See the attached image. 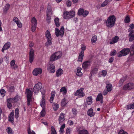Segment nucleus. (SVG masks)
Wrapping results in <instances>:
<instances>
[{"instance_id":"obj_45","label":"nucleus","mask_w":134,"mask_h":134,"mask_svg":"<svg viewBox=\"0 0 134 134\" xmlns=\"http://www.w3.org/2000/svg\"><path fill=\"white\" fill-rule=\"evenodd\" d=\"M10 5L9 4H7L5 6L4 8L3 9L4 12H7L9 9Z\"/></svg>"},{"instance_id":"obj_16","label":"nucleus","mask_w":134,"mask_h":134,"mask_svg":"<svg viewBox=\"0 0 134 134\" xmlns=\"http://www.w3.org/2000/svg\"><path fill=\"white\" fill-rule=\"evenodd\" d=\"M84 88H81L80 89L78 90L75 93V96H78L79 97H83V91Z\"/></svg>"},{"instance_id":"obj_42","label":"nucleus","mask_w":134,"mask_h":134,"mask_svg":"<svg viewBox=\"0 0 134 134\" xmlns=\"http://www.w3.org/2000/svg\"><path fill=\"white\" fill-rule=\"evenodd\" d=\"M130 21V19L129 16H127L124 19V22L125 23H129Z\"/></svg>"},{"instance_id":"obj_29","label":"nucleus","mask_w":134,"mask_h":134,"mask_svg":"<svg viewBox=\"0 0 134 134\" xmlns=\"http://www.w3.org/2000/svg\"><path fill=\"white\" fill-rule=\"evenodd\" d=\"M90 61L84 62V70L88 68V67L90 66Z\"/></svg>"},{"instance_id":"obj_24","label":"nucleus","mask_w":134,"mask_h":134,"mask_svg":"<svg viewBox=\"0 0 134 134\" xmlns=\"http://www.w3.org/2000/svg\"><path fill=\"white\" fill-rule=\"evenodd\" d=\"M60 92H63V94L65 95L66 94L67 90L65 87H63L60 89Z\"/></svg>"},{"instance_id":"obj_54","label":"nucleus","mask_w":134,"mask_h":134,"mask_svg":"<svg viewBox=\"0 0 134 134\" xmlns=\"http://www.w3.org/2000/svg\"><path fill=\"white\" fill-rule=\"evenodd\" d=\"M71 132V130L70 128H68L66 130V134H70Z\"/></svg>"},{"instance_id":"obj_50","label":"nucleus","mask_w":134,"mask_h":134,"mask_svg":"<svg viewBox=\"0 0 134 134\" xmlns=\"http://www.w3.org/2000/svg\"><path fill=\"white\" fill-rule=\"evenodd\" d=\"M16 24L18 27L21 28L22 27V24L20 20Z\"/></svg>"},{"instance_id":"obj_14","label":"nucleus","mask_w":134,"mask_h":134,"mask_svg":"<svg viewBox=\"0 0 134 134\" xmlns=\"http://www.w3.org/2000/svg\"><path fill=\"white\" fill-rule=\"evenodd\" d=\"M8 117L9 121L10 122L13 123L14 117V110H12L10 113Z\"/></svg>"},{"instance_id":"obj_26","label":"nucleus","mask_w":134,"mask_h":134,"mask_svg":"<svg viewBox=\"0 0 134 134\" xmlns=\"http://www.w3.org/2000/svg\"><path fill=\"white\" fill-rule=\"evenodd\" d=\"M86 102L88 105H91L92 103V98L91 96L87 97L86 99Z\"/></svg>"},{"instance_id":"obj_21","label":"nucleus","mask_w":134,"mask_h":134,"mask_svg":"<svg viewBox=\"0 0 134 134\" xmlns=\"http://www.w3.org/2000/svg\"><path fill=\"white\" fill-rule=\"evenodd\" d=\"M88 115L90 117L93 116L95 114V112L93 111V109L91 108L89 109L87 112Z\"/></svg>"},{"instance_id":"obj_32","label":"nucleus","mask_w":134,"mask_h":134,"mask_svg":"<svg viewBox=\"0 0 134 134\" xmlns=\"http://www.w3.org/2000/svg\"><path fill=\"white\" fill-rule=\"evenodd\" d=\"M50 14V13H49L48 12L46 13V20L47 23L48 24L51 22V17Z\"/></svg>"},{"instance_id":"obj_20","label":"nucleus","mask_w":134,"mask_h":134,"mask_svg":"<svg viewBox=\"0 0 134 134\" xmlns=\"http://www.w3.org/2000/svg\"><path fill=\"white\" fill-rule=\"evenodd\" d=\"M44 97L45 96L43 95V94L42 96V98L41 100V102L40 103L41 106L42 108H45V105L46 101L44 98Z\"/></svg>"},{"instance_id":"obj_7","label":"nucleus","mask_w":134,"mask_h":134,"mask_svg":"<svg viewBox=\"0 0 134 134\" xmlns=\"http://www.w3.org/2000/svg\"><path fill=\"white\" fill-rule=\"evenodd\" d=\"M130 51L129 48H124L117 54V56L120 57L122 56H125L128 54Z\"/></svg>"},{"instance_id":"obj_52","label":"nucleus","mask_w":134,"mask_h":134,"mask_svg":"<svg viewBox=\"0 0 134 134\" xmlns=\"http://www.w3.org/2000/svg\"><path fill=\"white\" fill-rule=\"evenodd\" d=\"M72 112L73 114L76 115L77 112V110L75 108H73L72 109Z\"/></svg>"},{"instance_id":"obj_44","label":"nucleus","mask_w":134,"mask_h":134,"mask_svg":"<svg viewBox=\"0 0 134 134\" xmlns=\"http://www.w3.org/2000/svg\"><path fill=\"white\" fill-rule=\"evenodd\" d=\"M52 9L50 5H48L47 7V13L48 12L49 13H51L52 12Z\"/></svg>"},{"instance_id":"obj_37","label":"nucleus","mask_w":134,"mask_h":134,"mask_svg":"<svg viewBox=\"0 0 134 134\" xmlns=\"http://www.w3.org/2000/svg\"><path fill=\"white\" fill-rule=\"evenodd\" d=\"M53 108L55 111H57L59 107V105L57 103H53Z\"/></svg>"},{"instance_id":"obj_28","label":"nucleus","mask_w":134,"mask_h":134,"mask_svg":"<svg viewBox=\"0 0 134 134\" xmlns=\"http://www.w3.org/2000/svg\"><path fill=\"white\" fill-rule=\"evenodd\" d=\"M7 88L8 92H12L14 91V89L13 86H7Z\"/></svg>"},{"instance_id":"obj_27","label":"nucleus","mask_w":134,"mask_h":134,"mask_svg":"<svg viewBox=\"0 0 134 134\" xmlns=\"http://www.w3.org/2000/svg\"><path fill=\"white\" fill-rule=\"evenodd\" d=\"M63 70L62 69L60 68L58 69L56 72V76L57 77H59L61 75L63 74Z\"/></svg>"},{"instance_id":"obj_22","label":"nucleus","mask_w":134,"mask_h":134,"mask_svg":"<svg viewBox=\"0 0 134 134\" xmlns=\"http://www.w3.org/2000/svg\"><path fill=\"white\" fill-rule=\"evenodd\" d=\"M15 61L14 59L12 60L10 62V65L13 69H15L18 68L17 65L15 64Z\"/></svg>"},{"instance_id":"obj_10","label":"nucleus","mask_w":134,"mask_h":134,"mask_svg":"<svg viewBox=\"0 0 134 134\" xmlns=\"http://www.w3.org/2000/svg\"><path fill=\"white\" fill-rule=\"evenodd\" d=\"M81 49L82 51L80 53L78 60L79 62H81L82 61L84 56V46L83 44L82 45Z\"/></svg>"},{"instance_id":"obj_47","label":"nucleus","mask_w":134,"mask_h":134,"mask_svg":"<svg viewBox=\"0 0 134 134\" xmlns=\"http://www.w3.org/2000/svg\"><path fill=\"white\" fill-rule=\"evenodd\" d=\"M51 134H57L56 131L54 126L51 127Z\"/></svg>"},{"instance_id":"obj_53","label":"nucleus","mask_w":134,"mask_h":134,"mask_svg":"<svg viewBox=\"0 0 134 134\" xmlns=\"http://www.w3.org/2000/svg\"><path fill=\"white\" fill-rule=\"evenodd\" d=\"M118 134H128V133L125 132L123 130H121L119 131Z\"/></svg>"},{"instance_id":"obj_31","label":"nucleus","mask_w":134,"mask_h":134,"mask_svg":"<svg viewBox=\"0 0 134 134\" xmlns=\"http://www.w3.org/2000/svg\"><path fill=\"white\" fill-rule=\"evenodd\" d=\"M112 0H106L104 1L101 5V7H104L106 6L108 3L110 2Z\"/></svg>"},{"instance_id":"obj_6","label":"nucleus","mask_w":134,"mask_h":134,"mask_svg":"<svg viewBox=\"0 0 134 134\" xmlns=\"http://www.w3.org/2000/svg\"><path fill=\"white\" fill-rule=\"evenodd\" d=\"M64 26H61L60 30H59L57 28L55 29V33L57 37H58L60 36L62 37L64 32Z\"/></svg>"},{"instance_id":"obj_60","label":"nucleus","mask_w":134,"mask_h":134,"mask_svg":"<svg viewBox=\"0 0 134 134\" xmlns=\"http://www.w3.org/2000/svg\"><path fill=\"white\" fill-rule=\"evenodd\" d=\"M55 94V91H53L51 93V96L52 97H53L54 98Z\"/></svg>"},{"instance_id":"obj_30","label":"nucleus","mask_w":134,"mask_h":134,"mask_svg":"<svg viewBox=\"0 0 134 134\" xmlns=\"http://www.w3.org/2000/svg\"><path fill=\"white\" fill-rule=\"evenodd\" d=\"M59 19L57 17L55 18L54 21L56 26L57 27H59L60 26V24L59 22Z\"/></svg>"},{"instance_id":"obj_38","label":"nucleus","mask_w":134,"mask_h":134,"mask_svg":"<svg viewBox=\"0 0 134 134\" xmlns=\"http://www.w3.org/2000/svg\"><path fill=\"white\" fill-rule=\"evenodd\" d=\"M112 88V85L111 83L107 84L106 88L108 92L111 91Z\"/></svg>"},{"instance_id":"obj_40","label":"nucleus","mask_w":134,"mask_h":134,"mask_svg":"<svg viewBox=\"0 0 134 134\" xmlns=\"http://www.w3.org/2000/svg\"><path fill=\"white\" fill-rule=\"evenodd\" d=\"M6 131L8 134H13L12 130L10 127L7 128Z\"/></svg>"},{"instance_id":"obj_48","label":"nucleus","mask_w":134,"mask_h":134,"mask_svg":"<svg viewBox=\"0 0 134 134\" xmlns=\"http://www.w3.org/2000/svg\"><path fill=\"white\" fill-rule=\"evenodd\" d=\"M131 47L132 50L130 52V54L132 56L134 54V45H132Z\"/></svg>"},{"instance_id":"obj_64","label":"nucleus","mask_w":134,"mask_h":134,"mask_svg":"<svg viewBox=\"0 0 134 134\" xmlns=\"http://www.w3.org/2000/svg\"><path fill=\"white\" fill-rule=\"evenodd\" d=\"M89 14V12L87 10L84 11V17L86 16Z\"/></svg>"},{"instance_id":"obj_19","label":"nucleus","mask_w":134,"mask_h":134,"mask_svg":"<svg viewBox=\"0 0 134 134\" xmlns=\"http://www.w3.org/2000/svg\"><path fill=\"white\" fill-rule=\"evenodd\" d=\"M26 97H31L32 95V92L29 89H27L26 90Z\"/></svg>"},{"instance_id":"obj_11","label":"nucleus","mask_w":134,"mask_h":134,"mask_svg":"<svg viewBox=\"0 0 134 134\" xmlns=\"http://www.w3.org/2000/svg\"><path fill=\"white\" fill-rule=\"evenodd\" d=\"M133 88H134V86L133 83H129L125 85L123 87V89L124 90L127 89L130 90Z\"/></svg>"},{"instance_id":"obj_55","label":"nucleus","mask_w":134,"mask_h":134,"mask_svg":"<svg viewBox=\"0 0 134 134\" xmlns=\"http://www.w3.org/2000/svg\"><path fill=\"white\" fill-rule=\"evenodd\" d=\"M116 54V51L115 50H114L112 52L110 53V55L111 56H114Z\"/></svg>"},{"instance_id":"obj_5","label":"nucleus","mask_w":134,"mask_h":134,"mask_svg":"<svg viewBox=\"0 0 134 134\" xmlns=\"http://www.w3.org/2000/svg\"><path fill=\"white\" fill-rule=\"evenodd\" d=\"M45 36L47 40V42L45 44L47 47L49 46L52 44V38L50 32L48 30H47L45 32Z\"/></svg>"},{"instance_id":"obj_59","label":"nucleus","mask_w":134,"mask_h":134,"mask_svg":"<svg viewBox=\"0 0 134 134\" xmlns=\"http://www.w3.org/2000/svg\"><path fill=\"white\" fill-rule=\"evenodd\" d=\"M55 94V91H53L51 93V96L52 97H53L54 98Z\"/></svg>"},{"instance_id":"obj_36","label":"nucleus","mask_w":134,"mask_h":134,"mask_svg":"<svg viewBox=\"0 0 134 134\" xmlns=\"http://www.w3.org/2000/svg\"><path fill=\"white\" fill-rule=\"evenodd\" d=\"M15 117L17 119L19 116V109L18 108H16L15 109Z\"/></svg>"},{"instance_id":"obj_34","label":"nucleus","mask_w":134,"mask_h":134,"mask_svg":"<svg viewBox=\"0 0 134 134\" xmlns=\"http://www.w3.org/2000/svg\"><path fill=\"white\" fill-rule=\"evenodd\" d=\"M46 114L45 108H42V109L40 113V117H44Z\"/></svg>"},{"instance_id":"obj_25","label":"nucleus","mask_w":134,"mask_h":134,"mask_svg":"<svg viewBox=\"0 0 134 134\" xmlns=\"http://www.w3.org/2000/svg\"><path fill=\"white\" fill-rule=\"evenodd\" d=\"M67 102V99H66L64 98L61 101V105L62 107H64L66 106Z\"/></svg>"},{"instance_id":"obj_1","label":"nucleus","mask_w":134,"mask_h":134,"mask_svg":"<svg viewBox=\"0 0 134 134\" xmlns=\"http://www.w3.org/2000/svg\"><path fill=\"white\" fill-rule=\"evenodd\" d=\"M116 18L114 15L110 16L106 22V26L108 27H113L115 23Z\"/></svg>"},{"instance_id":"obj_3","label":"nucleus","mask_w":134,"mask_h":134,"mask_svg":"<svg viewBox=\"0 0 134 134\" xmlns=\"http://www.w3.org/2000/svg\"><path fill=\"white\" fill-rule=\"evenodd\" d=\"M42 86V83L41 82H38L35 84L33 88L34 92L35 93H37L40 90L42 93V94H43L45 93V91L44 90L42 91V90L41 89Z\"/></svg>"},{"instance_id":"obj_15","label":"nucleus","mask_w":134,"mask_h":134,"mask_svg":"<svg viewBox=\"0 0 134 134\" xmlns=\"http://www.w3.org/2000/svg\"><path fill=\"white\" fill-rule=\"evenodd\" d=\"M55 66L54 65L51 64L49 65L47 68V69L48 71L51 73H53L55 71Z\"/></svg>"},{"instance_id":"obj_56","label":"nucleus","mask_w":134,"mask_h":134,"mask_svg":"<svg viewBox=\"0 0 134 134\" xmlns=\"http://www.w3.org/2000/svg\"><path fill=\"white\" fill-rule=\"evenodd\" d=\"M13 20L14 22H15L16 24L19 20L18 18L16 17H15L14 18Z\"/></svg>"},{"instance_id":"obj_62","label":"nucleus","mask_w":134,"mask_h":134,"mask_svg":"<svg viewBox=\"0 0 134 134\" xmlns=\"http://www.w3.org/2000/svg\"><path fill=\"white\" fill-rule=\"evenodd\" d=\"M13 101V99L12 98H10L7 100V102L9 103L12 102Z\"/></svg>"},{"instance_id":"obj_8","label":"nucleus","mask_w":134,"mask_h":134,"mask_svg":"<svg viewBox=\"0 0 134 134\" xmlns=\"http://www.w3.org/2000/svg\"><path fill=\"white\" fill-rule=\"evenodd\" d=\"M31 22L32 23L31 28V30L32 32H34L36 29L37 24V21L35 17H34L32 18Z\"/></svg>"},{"instance_id":"obj_12","label":"nucleus","mask_w":134,"mask_h":134,"mask_svg":"<svg viewBox=\"0 0 134 134\" xmlns=\"http://www.w3.org/2000/svg\"><path fill=\"white\" fill-rule=\"evenodd\" d=\"M42 69L40 68H36L33 70L32 73L34 75L37 76L38 74H41L42 72Z\"/></svg>"},{"instance_id":"obj_58","label":"nucleus","mask_w":134,"mask_h":134,"mask_svg":"<svg viewBox=\"0 0 134 134\" xmlns=\"http://www.w3.org/2000/svg\"><path fill=\"white\" fill-rule=\"evenodd\" d=\"M7 107L9 109H11L12 107V105L11 103L7 102Z\"/></svg>"},{"instance_id":"obj_4","label":"nucleus","mask_w":134,"mask_h":134,"mask_svg":"<svg viewBox=\"0 0 134 134\" xmlns=\"http://www.w3.org/2000/svg\"><path fill=\"white\" fill-rule=\"evenodd\" d=\"M75 13V11L72 10L70 12H64L63 14V18L65 19H68L74 17Z\"/></svg>"},{"instance_id":"obj_61","label":"nucleus","mask_w":134,"mask_h":134,"mask_svg":"<svg viewBox=\"0 0 134 134\" xmlns=\"http://www.w3.org/2000/svg\"><path fill=\"white\" fill-rule=\"evenodd\" d=\"M102 75L104 76L107 75V72L106 71L103 70L102 71Z\"/></svg>"},{"instance_id":"obj_39","label":"nucleus","mask_w":134,"mask_h":134,"mask_svg":"<svg viewBox=\"0 0 134 134\" xmlns=\"http://www.w3.org/2000/svg\"><path fill=\"white\" fill-rule=\"evenodd\" d=\"M27 105L28 106L31 105V103L32 102V97L27 98Z\"/></svg>"},{"instance_id":"obj_23","label":"nucleus","mask_w":134,"mask_h":134,"mask_svg":"<svg viewBox=\"0 0 134 134\" xmlns=\"http://www.w3.org/2000/svg\"><path fill=\"white\" fill-rule=\"evenodd\" d=\"M119 39V37L118 36H116L114 37L112 40V41L110 42V44L115 43L117 42Z\"/></svg>"},{"instance_id":"obj_57","label":"nucleus","mask_w":134,"mask_h":134,"mask_svg":"<svg viewBox=\"0 0 134 134\" xmlns=\"http://www.w3.org/2000/svg\"><path fill=\"white\" fill-rule=\"evenodd\" d=\"M126 79L125 77H123L120 80V82L122 84L124 81Z\"/></svg>"},{"instance_id":"obj_17","label":"nucleus","mask_w":134,"mask_h":134,"mask_svg":"<svg viewBox=\"0 0 134 134\" xmlns=\"http://www.w3.org/2000/svg\"><path fill=\"white\" fill-rule=\"evenodd\" d=\"M64 115L65 114L63 113H61L60 114L58 121L60 124H61L65 120Z\"/></svg>"},{"instance_id":"obj_63","label":"nucleus","mask_w":134,"mask_h":134,"mask_svg":"<svg viewBox=\"0 0 134 134\" xmlns=\"http://www.w3.org/2000/svg\"><path fill=\"white\" fill-rule=\"evenodd\" d=\"M114 60V58L113 57H111L110 58L109 60V63H111Z\"/></svg>"},{"instance_id":"obj_13","label":"nucleus","mask_w":134,"mask_h":134,"mask_svg":"<svg viewBox=\"0 0 134 134\" xmlns=\"http://www.w3.org/2000/svg\"><path fill=\"white\" fill-rule=\"evenodd\" d=\"M11 44L10 42H7L3 46V48L2 49L1 51L4 52L5 50L8 49L10 47Z\"/></svg>"},{"instance_id":"obj_43","label":"nucleus","mask_w":134,"mask_h":134,"mask_svg":"<svg viewBox=\"0 0 134 134\" xmlns=\"http://www.w3.org/2000/svg\"><path fill=\"white\" fill-rule=\"evenodd\" d=\"M97 37L96 36H93L92 38L91 41L92 43H95L97 40Z\"/></svg>"},{"instance_id":"obj_46","label":"nucleus","mask_w":134,"mask_h":134,"mask_svg":"<svg viewBox=\"0 0 134 134\" xmlns=\"http://www.w3.org/2000/svg\"><path fill=\"white\" fill-rule=\"evenodd\" d=\"M0 93L1 95L2 96L4 97L5 95V91L4 89H2L0 90Z\"/></svg>"},{"instance_id":"obj_9","label":"nucleus","mask_w":134,"mask_h":134,"mask_svg":"<svg viewBox=\"0 0 134 134\" xmlns=\"http://www.w3.org/2000/svg\"><path fill=\"white\" fill-rule=\"evenodd\" d=\"M34 52L32 48H31L29 53V61L30 63L33 62L34 60Z\"/></svg>"},{"instance_id":"obj_33","label":"nucleus","mask_w":134,"mask_h":134,"mask_svg":"<svg viewBox=\"0 0 134 134\" xmlns=\"http://www.w3.org/2000/svg\"><path fill=\"white\" fill-rule=\"evenodd\" d=\"M83 13L84 9H83L80 8L79 9L77 12V14L79 15H82L83 16Z\"/></svg>"},{"instance_id":"obj_2","label":"nucleus","mask_w":134,"mask_h":134,"mask_svg":"<svg viewBox=\"0 0 134 134\" xmlns=\"http://www.w3.org/2000/svg\"><path fill=\"white\" fill-rule=\"evenodd\" d=\"M62 55V53L60 51L55 52L52 54L50 57L49 59L51 62H54L60 58Z\"/></svg>"},{"instance_id":"obj_18","label":"nucleus","mask_w":134,"mask_h":134,"mask_svg":"<svg viewBox=\"0 0 134 134\" xmlns=\"http://www.w3.org/2000/svg\"><path fill=\"white\" fill-rule=\"evenodd\" d=\"M129 36L130 37L129 41L130 42H132L134 40V30H132L130 32L129 34Z\"/></svg>"},{"instance_id":"obj_41","label":"nucleus","mask_w":134,"mask_h":134,"mask_svg":"<svg viewBox=\"0 0 134 134\" xmlns=\"http://www.w3.org/2000/svg\"><path fill=\"white\" fill-rule=\"evenodd\" d=\"M101 99H103L102 94L101 93L99 94L97 97L96 101H100V100Z\"/></svg>"},{"instance_id":"obj_35","label":"nucleus","mask_w":134,"mask_h":134,"mask_svg":"<svg viewBox=\"0 0 134 134\" xmlns=\"http://www.w3.org/2000/svg\"><path fill=\"white\" fill-rule=\"evenodd\" d=\"M98 71V68H93L90 74L91 76L94 74H96L97 73Z\"/></svg>"},{"instance_id":"obj_51","label":"nucleus","mask_w":134,"mask_h":134,"mask_svg":"<svg viewBox=\"0 0 134 134\" xmlns=\"http://www.w3.org/2000/svg\"><path fill=\"white\" fill-rule=\"evenodd\" d=\"M71 2L69 1H67L66 2V4L67 7H69L71 6Z\"/></svg>"},{"instance_id":"obj_49","label":"nucleus","mask_w":134,"mask_h":134,"mask_svg":"<svg viewBox=\"0 0 134 134\" xmlns=\"http://www.w3.org/2000/svg\"><path fill=\"white\" fill-rule=\"evenodd\" d=\"M134 109V103L131 104L130 105H128L127 109Z\"/></svg>"}]
</instances>
